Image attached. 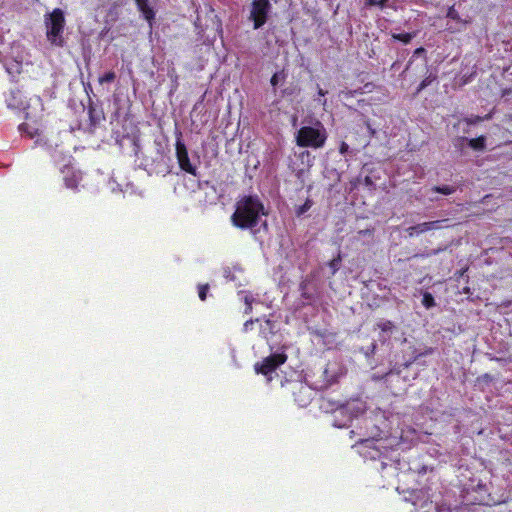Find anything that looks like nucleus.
Wrapping results in <instances>:
<instances>
[{
	"mask_svg": "<svg viewBox=\"0 0 512 512\" xmlns=\"http://www.w3.org/2000/svg\"><path fill=\"white\" fill-rule=\"evenodd\" d=\"M261 215H267L264 205L257 195L240 198L231 216L232 224L240 229H252L258 225Z\"/></svg>",
	"mask_w": 512,
	"mask_h": 512,
	"instance_id": "obj_1",
	"label": "nucleus"
},
{
	"mask_svg": "<svg viewBox=\"0 0 512 512\" xmlns=\"http://www.w3.org/2000/svg\"><path fill=\"white\" fill-rule=\"evenodd\" d=\"M8 105L25 111L26 120L38 123L42 121L44 106L39 96L33 95L26 99L21 91H13Z\"/></svg>",
	"mask_w": 512,
	"mask_h": 512,
	"instance_id": "obj_2",
	"label": "nucleus"
},
{
	"mask_svg": "<svg viewBox=\"0 0 512 512\" xmlns=\"http://www.w3.org/2000/svg\"><path fill=\"white\" fill-rule=\"evenodd\" d=\"M48 40L57 46L62 45V33L65 25L64 13L61 9H54L45 19Z\"/></svg>",
	"mask_w": 512,
	"mask_h": 512,
	"instance_id": "obj_3",
	"label": "nucleus"
},
{
	"mask_svg": "<svg viewBox=\"0 0 512 512\" xmlns=\"http://www.w3.org/2000/svg\"><path fill=\"white\" fill-rule=\"evenodd\" d=\"M325 133L322 129L303 127L298 131L297 143L300 146L320 147L325 141Z\"/></svg>",
	"mask_w": 512,
	"mask_h": 512,
	"instance_id": "obj_4",
	"label": "nucleus"
},
{
	"mask_svg": "<svg viewBox=\"0 0 512 512\" xmlns=\"http://www.w3.org/2000/svg\"><path fill=\"white\" fill-rule=\"evenodd\" d=\"M286 361L287 355L285 353H273L265 357L261 362H257L254 365V369L257 374L269 376Z\"/></svg>",
	"mask_w": 512,
	"mask_h": 512,
	"instance_id": "obj_5",
	"label": "nucleus"
},
{
	"mask_svg": "<svg viewBox=\"0 0 512 512\" xmlns=\"http://www.w3.org/2000/svg\"><path fill=\"white\" fill-rule=\"evenodd\" d=\"M271 9L269 0H253L251 3L249 19L254 23V29L262 27Z\"/></svg>",
	"mask_w": 512,
	"mask_h": 512,
	"instance_id": "obj_6",
	"label": "nucleus"
},
{
	"mask_svg": "<svg viewBox=\"0 0 512 512\" xmlns=\"http://www.w3.org/2000/svg\"><path fill=\"white\" fill-rule=\"evenodd\" d=\"M448 222V219L444 220H434V221H428L416 224L414 226H410L406 229V232L409 237H415L420 234L426 233L431 230H439L442 229L444 226L443 223Z\"/></svg>",
	"mask_w": 512,
	"mask_h": 512,
	"instance_id": "obj_7",
	"label": "nucleus"
},
{
	"mask_svg": "<svg viewBox=\"0 0 512 512\" xmlns=\"http://www.w3.org/2000/svg\"><path fill=\"white\" fill-rule=\"evenodd\" d=\"M40 123L41 122L34 123L33 121L27 120V122L19 126V130L22 134H25L26 136L33 139L40 136L41 134Z\"/></svg>",
	"mask_w": 512,
	"mask_h": 512,
	"instance_id": "obj_8",
	"label": "nucleus"
},
{
	"mask_svg": "<svg viewBox=\"0 0 512 512\" xmlns=\"http://www.w3.org/2000/svg\"><path fill=\"white\" fill-rule=\"evenodd\" d=\"M139 10L144 15L145 19L151 21L154 18L153 10L148 6V0H135Z\"/></svg>",
	"mask_w": 512,
	"mask_h": 512,
	"instance_id": "obj_9",
	"label": "nucleus"
},
{
	"mask_svg": "<svg viewBox=\"0 0 512 512\" xmlns=\"http://www.w3.org/2000/svg\"><path fill=\"white\" fill-rule=\"evenodd\" d=\"M432 192L441 193L443 195H451L456 191V187L452 185H440L433 186L431 188Z\"/></svg>",
	"mask_w": 512,
	"mask_h": 512,
	"instance_id": "obj_10",
	"label": "nucleus"
},
{
	"mask_svg": "<svg viewBox=\"0 0 512 512\" xmlns=\"http://www.w3.org/2000/svg\"><path fill=\"white\" fill-rule=\"evenodd\" d=\"M468 144H469L470 148H472L474 150L481 151L485 148V137L480 136L475 139H470V140H468Z\"/></svg>",
	"mask_w": 512,
	"mask_h": 512,
	"instance_id": "obj_11",
	"label": "nucleus"
},
{
	"mask_svg": "<svg viewBox=\"0 0 512 512\" xmlns=\"http://www.w3.org/2000/svg\"><path fill=\"white\" fill-rule=\"evenodd\" d=\"M415 33H393L392 38L398 41L408 44L414 37Z\"/></svg>",
	"mask_w": 512,
	"mask_h": 512,
	"instance_id": "obj_12",
	"label": "nucleus"
},
{
	"mask_svg": "<svg viewBox=\"0 0 512 512\" xmlns=\"http://www.w3.org/2000/svg\"><path fill=\"white\" fill-rule=\"evenodd\" d=\"M342 257L340 252L338 255L328 262V266L331 269V274L334 275L340 268Z\"/></svg>",
	"mask_w": 512,
	"mask_h": 512,
	"instance_id": "obj_13",
	"label": "nucleus"
},
{
	"mask_svg": "<svg viewBox=\"0 0 512 512\" xmlns=\"http://www.w3.org/2000/svg\"><path fill=\"white\" fill-rule=\"evenodd\" d=\"M181 170L196 176L197 166L195 162H178Z\"/></svg>",
	"mask_w": 512,
	"mask_h": 512,
	"instance_id": "obj_14",
	"label": "nucleus"
},
{
	"mask_svg": "<svg viewBox=\"0 0 512 512\" xmlns=\"http://www.w3.org/2000/svg\"><path fill=\"white\" fill-rule=\"evenodd\" d=\"M422 304L427 309L434 307L436 303L433 295L429 292H424L422 297Z\"/></svg>",
	"mask_w": 512,
	"mask_h": 512,
	"instance_id": "obj_15",
	"label": "nucleus"
},
{
	"mask_svg": "<svg viewBox=\"0 0 512 512\" xmlns=\"http://www.w3.org/2000/svg\"><path fill=\"white\" fill-rule=\"evenodd\" d=\"M312 205H313L312 200L309 199V198L306 199V201L302 205H300V206H298L296 208V211H295L296 215L297 216L303 215L304 213H306L312 207Z\"/></svg>",
	"mask_w": 512,
	"mask_h": 512,
	"instance_id": "obj_16",
	"label": "nucleus"
},
{
	"mask_svg": "<svg viewBox=\"0 0 512 512\" xmlns=\"http://www.w3.org/2000/svg\"><path fill=\"white\" fill-rule=\"evenodd\" d=\"M377 327L382 332H391L393 330V328H394V324L390 320H382V321L377 323Z\"/></svg>",
	"mask_w": 512,
	"mask_h": 512,
	"instance_id": "obj_17",
	"label": "nucleus"
},
{
	"mask_svg": "<svg viewBox=\"0 0 512 512\" xmlns=\"http://www.w3.org/2000/svg\"><path fill=\"white\" fill-rule=\"evenodd\" d=\"M79 180H80V177L76 174H73V176L71 178H69V177L64 178L65 185L68 188H76Z\"/></svg>",
	"mask_w": 512,
	"mask_h": 512,
	"instance_id": "obj_18",
	"label": "nucleus"
},
{
	"mask_svg": "<svg viewBox=\"0 0 512 512\" xmlns=\"http://www.w3.org/2000/svg\"><path fill=\"white\" fill-rule=\"evenodd\" d=\"M177 156L178 160H188L186 148L179 142L177 143Z\"/></svg>",
	"mask_w": 512,
	"mask_h": 512,
	"instance_id": "obj_19",
	"label": "nucleus"
},
{
	"mask_svg": "<svg viewBox=\"0 0 512 512\" xmlns=\"http://www.w3.org/2000/svg\"><path fill=\"white\" fill-rule=\"evenodd\" d=\"M208 291H209V285L208 284H200L198 286V295H199V298L202 301L206 300Z\"/></svg>",
	"mask_w": 512,
	"mask_h": 512,
	"instance_id": "obj_20",
	"label": "nucleus"
},
{
	"mask_svg": "<svg viewBox=\"0 0 512 512\" xmlns=\"http://www.w3.org/2000/svg\"><path fill=\"white\" fill-rule=\"evenodd\" d=\"M481 121H483L481 116H470L463 119V122H465L467 125H476Z\"/></svg>",
	"mask_w": 512,
	"mask_h": 512,
	"instance_id": "obj_21",
	"label": "nucleus"
},
{
	"mask_svg": "<svg viewBox=\"0 0 512 512\" xmlns=\"http://www.w3.org/2000/svg\"><path fill=\"white\" fill-rule=\"evenodd\" d=\"M116 75L114 72L110 71V72H107L106 74H104L103 76H101L99 78V82L101 84L105 83V82H112L114 81Z\"/></svg>",
	"mask_w": 512,
	"mask_h": 512,
	"instance_id": "obj_22",
	"label": "nucleus"
},
{
	"mask_svg": "<svg viewBox=\"0 0 512 512\" xmlns=\"http://www.w3.org/2000/svg\"><path fill=\"white\" fill-rule=\"evenodd\" d=\"M447 17L453 19V20H459V14L458 12L454 9V7H450L448 9V12H447Z\"/></svg>",
	"mask_w": 512,
	"mask_h": 512,
	"instance_id": "obj_23",
	"label": "nucleus"
},
{
	"mask_svg": "<svg viewBox=\"0 0 512 512\" xmlns=\"http://www.w3.org/2000/svg\"><path fill=\"white\" fill-rule=\"evenodd\" d=\"M358 234L361 235V236H373L374 228H368V229L359 230Z\"/></svg>",
	"mask_w": 512,
	"mask_h": 512,
	"instance_id": "obj_24",
	"label": "nucleus"
},
{
	"mask_svg": "<svg viewBox=\"0 0 512 512\" xmlns=\"http://www.w3.org/2000/svg\"><path fill=\"white\" fill-rule=\"evenodd\" d=\"M254 321L252 319L250 320H247L244 325H243V330L245 332L249 331L251 328H252V325H253Z\"/></svg>",
	"mask_w": 512,
	"mask_h": 512,
	"instance_id": "obj_25",
	"label": "nucleus"
},
{
	"mask_svg": "<svg viewBox=\"0 0 512 512\" xmlns=\"http://www.w3.org/2000/svg\"><path fill=\"white\" fill-rule=\"evenodd\" d=\"M278 81H279V74L278 73H275L272 77H271V85L272 86H276L278 84Z\"/></svg>",
	"mask_w": 512,
	"mask_h": 512,
	"instance_id": "obj_26",
	"label": "nucleus"
},
{
	"mask_svg": "<svg viewBox=\"0 0 512 512\" xmlns=\"http://www.w3.org/2000/svg\"><path fill=\"white\" fill-rule=\"evenodd\" d=\"M348 149L349 146L345 142H342L340 146V153L345 154L348 151Z\"/></svg>",
	"mask_w": 512,
	"mask_h": 512,
	"instance_id": "obj_27",
	"label": "nucleus"
},
{
	"mask_svg": "<svg viewBox=\"0 0 512 512\" xmlns=\"http://www.w3.org/2000/svg\"><path fill=\"white\" fill-rule=\"evenodd\" d=\"M387 1H388V0H378V1H377V3H376V5H378V6H379V7H381V8H384V7H385V5H386V2H387Z\"/></svg>",
	"mask_w": 512,
	"mask_h": 512,
	"instance_id": "obj_28",
	"label": "nucleus"
},
{
	"mask_svg": "<svg viewBox=\"0 0 512 512\" xmlns=\"http://www.w3.org/2000/svg\"><path fill=\"white\" fill-rule=\"evenodd\" d=\"M377 1L378 0H367V5L374 6V5H376Z\"/></svg>",
	"mask_w": 512,
	"mask_h": 512,
	"instance_id": "obj_29",
	"label": "nucleus"
},
{
	"mask_svg": "<svg viewBox=\"0 0 512 512\" xmlns=\"http://www.w3.org/2000/svg\"><path fill=\"white\" fill-rule=\"evenodd\" d=\"M424 51H425V50H424V48L420 47V48H417V49L415 50L414 54L418 55V54L423 53Z\"/></svg>",
	"mask_w": 512,
	"mask_h": 512,
	"instance_id": "obj_30",
	"label": "nucleus"
},
{
	"mask_svg": "<svg viewBox=\"0 0 512 512\" xmlns=\"http://www.w3.org/2000/svg\"><path fill=\"white\" fill-rule=\"evenodd\" d=\"M482 118H483V120H490L492 118V112L488 113L487 115H485Z\"/></svg>",
	"mask_w": 512,
	"mask_h": 512,
	"instance_id": "obj_31",
	"label": "nucleus"
},
{
	"mask_svg": "<svg viewBox=\"0 0 512 512\" xmlns=\"http://www.w3.org/2000/svg\"><path fill=\"white\" fill-rule=\"evenodd\" d=\"M483 378H484L485 380H487V381H490V380L492 379L491 375H489V374H487V373L483 375Z\"/></svg>",
	"mask_w": 512,
	"mask_h": 512,
	"instance_id": "obj_32",
	"label": "nucleus"
},
{
	"mask_svg": "<svg viewBox=\"0 0 512 512\" xmlns=\"http://www.w3.org/2000/svg\"><path fill=\"white\" fill-rule=\"evenodd\" d=\"M425 86H426V82H425V81H423V82L420 84V86H419V89H418V90H419V91H420V90H422Z\"/></svg>",
	"mask_w": 512,
	"mask_h": 512,
	"instance_id": "obj_33",
	"label": "nucleus"
},
{
	"mask_svg": "<svg viewBox=\"0 0 512 512\" xmlns=\"http://www.w3.org/2000/svg\"><path fill=\"white\" fill-rule=\"evenodd\" d=\"M325 93H326V92H325V91H323V89L319 88V90H318V94H319L320 96H324V95H325Z\"/></svg>",
	"mask_w": 512,
	"mask_h": 512,
	"instance_id": "obj_34",
	"label": "nucleus"
},
{
	"mask_svg": "<svg viewBox=\"0 0 512 512\" xmlns=\"http://www.w3.org/2000/svg\"><path fill=\"white\" fill-rule=\"evenodd\" d=\"M65 170H67V172L70 170V166L69 165H65Z\"/></svg>",
	"mask_w": 512,
	"mask_h": 512,
	"instance_id": "obj_35",
	"label": "nucleus"
},
{
	"mask_svg": "<svg viewBox=\"0 0 512 512\" xmlns=\"http://www.w3.org/2000/svg\"><path fill=\"white\" fill-rule=\"evenodd\" d=\"M251 309H252V307H251V305L249 304V305L247 306V309H246V310H247V311H251Z\"/></svg>",
	"mask_w": 512,
	"mask_h": 512,
	"instance_id": "obj_36",
	"label": "nucleus"
}]
</instances>
